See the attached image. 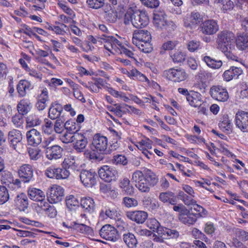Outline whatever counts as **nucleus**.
<instances>
[{
  "label": "nucleus",
  "instance_id": "obj_30",
  "mask_svg": "<svg viewBox=\"0 0 248 248\" xmlns=\"http://www.w3.org/2000/svg\"><path fill=\"white\" fill-rule=\"evenodd\" d=\"M202 60L206 65L212 69H218L222 65V62L221 60H217L207 55H202Z\"/></svg>",
  "mask_w": 248,
  "mask_h": 248
},
{
  "label": "nucleus",
  "instance_id": "obj_60",
  "mask_svg": "<svg viewBox=\"0 0 248 248\" xmlns=\"http://www.w3.org/2000/svg\"><path fill=\"white\" fill-rule=\"evenodd\" d=\"M141 3L145 6L151 8H154L158 7L159 4L158 0H140Z\"/></svg>",
  "mask_w": 248,
  "mask_h": 248
},
{
  "label": "nucleus",
  "instance_id": "obj_20",
  "mask_svg": "<svg viewBox=\"0 0 248 248\" xmlns=\"http://www.w3.org/2000/svg\"><path fill=\"white\" fill-rule=\"evenodd\" d=\"M63 149L55 145L47 147L46 149V156L49 160L57 159L62 157Z\"/></svg>",
  "mask_w": 248,
  "mask_h": 248
},
{
  "label": "nucleus",
  "instance_id": "obj_14",
  "mask_svg": "<svg viewBox=\"0 0 248 248\" xmlns=\"http://www.w3.org/2000/svg\"><path fill=\"white\" fill-rule=\"evenodd\" d=\"M219 30V26L216 21L208 20L203 22L201 26V31L203 34L213 35Z\"/></svg>",
  "mask_w": 248,
  "mask_h": 248
},
{
  "label": "nucleus",
  "instance_id": "obj_40",
  "mask_svg": "<svg viewBox=\"0 0 248 248\" xmlns=\"http://www.w3.org/2000/svg\"><path fill=\"white\" fill-rule=\"evenodd\" d=\"M27 124L29 127H34L40 125L41 120L39 117L34 114H31L26 118Z\"/></svg>",
  "mask_w": 248,
  "mask_h": 248
},
{
  "label": "nucleus",
  "instance_id": "obj_9",
  "mask_svg": "<svg viewBox=\"0 0 248 248\" xmlns=\"http://www.w3.org/2000/svg\"><path fill=\"white\" fill-rule=\"evenodd\" d=\"M100 39L103 40L105 43L104 47L108 51L113 53L112 50H114L116 52H119V50L121 43L120 41L117 40L116 38L112 36L102 34Z\"/></svg>",
  "mask_w": 248,
  "mask_h": 248
},
{
  "label": "nucleus",
  "instance_id": "obj_33",
  "mask_svg": "<svg viewBox=\"0 0 248 248\" xmlns=\"http://www.w3.org/2000/svg\"><path fill=\"white\" fill-rule=\"evenodd\" d=\"M134 35L136 39L141 40V41H151V35L150 33L147 30H138L134 31Z\"/></svg>",
  "mask_w": 248,
  "mask_h": 248
},
{
  "label": "nucleus",
  "instance_id": "obj_22",
  "mask_svg": "<svg viewBox=\"0 0 248 248\" xmlns=\"http://www.w3.org/2000/svg\"><path fill=\"white\" fill-rule=\"evenodd\" d=\"M14 201L15 206L20 211H25L28 207L29 202L28 197L23 193L17 195Z\"/></svg>",
  "mask_w": 248,
  "mask_h": 248
},
{
  "label": "nucleus",
  "instance_id": "obj_11",
  "mask_svg": "<svg viewBox=\"0 0 248 248\" xmlns=\"http://www.w3.org/2000/svg\"><path fill=\"white\" fill-rule=\"evenodd\" d=\"M18 174L22 182L29 183L33 178V170L30 165L23 164L18 169Z\"/></svg>",
  "mask_w": 248,
  "mask_h": 248
},
{
  "label": "nucleus",
  "instance_id": "obj_4",
  "mask_svg": "<svg viewBox=\"0 0 248 248\" xmlns=\"http://www.w3.org/2000/svg\"><path fill=\"white\" fill-rule=\"evenodd\" d=\"M163 75L169 80L175 82H180L184 81L187 78V74L182 68H170L165 70Z\"/></svg>",
  "mask_w": 248,
  "mask_h": 248
},
{
  "label": "nucleus",
  "instance_id": "obj_7",
  "mask_svg": "<svg viewBox=\"0 0 248 248\" xmlns=\"http://www.w3.org/2000/svg\"><path fill=\"white\" fill-rule=\"evenodd\" d=\"M99 177L106 182L115 181L118 177V171L113 168L105 165L98 170Z\"/></svg>",
  "mask_w": 248,
  "mask_h": 248
},
{
  "label": "nucleus",
  "instance_id": "obj_64",
  "mask_svg": "<svg viewBox=\"0 0 248 248\" xmlns=\"http://www.w3.org/2000/svg\"><path fill=\"white\" fill-rule=\"evenodd\" d=\"M57 173V168H56L53 167H51L46 169L45 173L49 178L58 179V177H56Z\"/></svg>",
  "mask_w": 248,
  "mask_h": 248
},
{
  "label": "nucleus",
  "instance_id": "obj_27",
  "mask_svg": "<svg viewBox=\"0 0 248 248\" xmlns=\"http://www.w3.org/2000/svg\"><path fill=\"white\" fill-rule=\"evenodd\" d=\"M236 45L239 50L248 49V33H243L238 35L236 39Z\"/></svg>",
  "mask_w": 248,
  "mask_h": 248
},
{
  "label": "nucleus",
  "instance_id": "obj_39",
  "mask_svg": "<svg viewBox=\"0 0 248 248\" xmlns=\"http://www.w3.org/2000/svg\"><path fill=\"white\" fill-rule=\"evenodd\" d=\"M161 235H164L168 238L175 239L179 237V232L174 229H169L164 227L162 229V232H160Z\"/></svg>",
  "mask_w": 248,
  "mask_h": 248
},
{
  "label": "nucleus",
  "instance_id": "obj_41",
  "mask_svg": "<svg viewBox=\"0 0 248 248\" xmlns=\"http://www.w3.org/2000/svg\"><path fill=\"white\" fill-rule=\"evenodd\" d=\"M218 126L223 132L229 133L231 131L232 125L228 117H223L222 120L220 121Z\"/></svg>",
  "mask_w": 248,
  "mask_h": 248
},
{
  "label": "nucleus",
  "instance_id": "obj_21",
  "mask_svg": "<svg viewBox=\"0 0 248 248\" xmlns=\"http://www.w3.org/2000/svg\"><path fill=\"white\" fill-rule=\"evenodd\" d=\"M158 199L163 203L170 205L176 204L177 201V196L171 191L160 193Z\"/></svg>",
  "mask_w": 248,
  "mask_h": 248
},
{
  "label": "nucleus",
  "instance_id": "obj_17",
  "mask_svg": "<svg viewBox=\"0 0 248 248\" xmlns=\"http://www.w3.org/2000/svg\"><path fill=\"white\" fill-rule=\"evenodd\" d=\"M74 148L78 152H83L88 143L87 138L81 133L74 135Z\"/></svg>",
  "mask_w": 248,
  "mask_h": 248
},
{
  "label": "nucleus",
  "instance_id": "obj_59",
  "mask_svg": "<svg viewBox=\"0 0 248 248\" xmlns=\"http://www.w3.org/2000/svg\"><path fill=\"white\" fill-rule=\"evenodd\" d=\"M118 53L121 54H124L127 57L133 59L134 61H136V59L134 57V54L133 53V52L125 47L123 45H122V44L120 46Z\"/></svg>",
  "mask_w": 248,
  "mask_h": 248
},
{
  "label": "nucleus",
  "instance_id": "obj_61",
  "mask_svg": "<svg viewBox=\"0 0 248 248\" xmlns=\"http://www.w3.org/2000/svg\"><path fill=\"white\" fill-rule=\"evenodd\" d=\"M28 152L31 160H37L41 157L40 150L36 149H29Z\"/></svg>",
  "mask_w": 248,
  "mask_h": 248
},
{
  "label": "nucleus",
  "instance_id": "obj_8",
  "mask_svg": "<svg viewBox=\"0 0 248 248\" xmlns=\"http://www.w3.org/2000/svg\"><path fill=\"white\" fill-rule=\"evenodd\" d=\"M97 175L92 170H82L80 172L79 177L82 183L87 187H92L96 184Z\"/></svg>",
  "mask_w": 248,
  "mask_h": 248
},
{
  "label": "nucleus",
  "instance_id": "obj_16",
  "mask_svg": "<svg viewBox=\"0 0 248 248\" xmlns=\"http://www.w3.org/2000/svg\"><path fill=\"white\" fill-rule=\"evenodd\" d=\"M26 137L28 144L33 146H38L42 140L40 133L34 128L27 132Z\"/></svg>",
  "mask_w": 248,
  "mask_h": 248
},
{
  "label": "nucleus",
  "instance_id": "obj_34",
  "mask_svg": "<svg viewBox=\"0 0 248 248\" xmlns=\"http://www.w3.org/2000/svg\"><path fill=\"white\" fill-rule=\"evenodd\" d=\"M144 179L152 187L155 186L158 182L157 176L150 170L145 171Z\"/></svg>",
  "mask_w": 248,
  "mask_h": 248
},
{
  "label": "nucleus",
  "instance_id": "obj_15",
  "mask_svg": "<svg viewBox=\"0 0 248 248\" xmlns=\"http://www.w3.org/2000/svg\"><path fill=\"white\" fill-rule=\"evenodd\" d=\"M62 167L67 171V178L70 175H74L78 172V165L73 158H66L62 162Z\"/></svg>",
  "mask_w": 248,
  "mask_h": 248
},
{
  "label": "nucleus",
  "instance_id": "obj_38",
  "mask_svg": "<svg viewBox=\"0 0 248 248\" xmlns=\"http://www.w3.org/2000/svg\"><path fill=\"white\" fill-rule=\"evenodd\" d=\"M65 203L67 207L70 211L74 210L75 207H78L79 203L78 199L72 195L66 196Z\"/></svg>",
  "mask_w": 248,
  "mask_h": 248
},
{
  "label": "nucleus",
  "instance_id": "obj_45",
  "mask_svg": "<svg viewBox=\"0 0 248 248\" xmlns=\"http://www.w3.org/2000/svg\"><path fill=\"white\" fill-rule=\"evenodd\" d=\"M9 199V194L7 188L3 186H0V204L6 203Z\"/></svg>",
  "mask_w": 248,
  "mask_h": 248
},
{
  "label": "nucleus",
  "instance_id": "obj_12",
  "mask_svg": "<svg viewBox=\"0 0 248 248\" xmlns=\"http://www.w3.org/2000/svg\"><path fill=\"white\" fill-rule=\"evenodd\" d=\"M211 96L215 99L221 102H225L229 98L227 90L220 86H213L210 91Z\"/></svg>",
  "mask_w": 248,
  "mask_h": 248
},
{
  "label": "nucleus",
  "instance_id": "obj_35",
  "mask_svg": "<svg viewBox=\"0 0 248 248\" xmlns=\"http://www.w3.org/2000/svg\"><path fill=\"white\" fill-rule=\"evenodd\" d=\"M80 204L82 207L88 212H93L94 209V202L93 200L90 197L82 198Z\"/></svg>",
  "mask_w": 248,
  "mask_h": 248
},
{
  "label": "nucleus",
  "instance_id": "obj_53",
  "mask_svg": "<svg viewBox=\"0 0 248 248\" xmlns=\"http://www.w3.org/2000/svg\"><path fill=\"white\" fill-rule=\"evenodd\" d=\"M74 134L66 131L65 133L60 136L61 140L64 143H69L74 142Z\"/></svg>",
  "mask_w": 248,
  "mask_h": 248
},
{
  "label": "nucleus",
  "instance_id": "obj_44",
  "mask_svg": "<svg viewBox=\"0 0 248 248\" xmlns=\"http://www.w3.org/2000/svg\"><path fill=\"white\" fill-rule=\"evenodd\" d=\"M186 54L185 53L177 50L170 55L172 60L174 63H181L183 62L186 59Z\"/></svg>",
  "mask_w": 248,
  "mask_h": 248
},
{
  "label": "nucleus",
  "instance_id": "obj_63",
  "mask_svg": "<svg viewBox=\"0 0 248 248\" xmlns=\"http://www.w3.org/2000/svg\"><path fill=\"white\" fill-rule=\"evenodd\" d=\"M23 116V115L18 113L13 116L12 121L16 127L20 126L22 124Z\"/></svg>",
  "mask_w": 248,
  "mask_h": 248
},
{
  "label": "nucleus",
  "instance_id": "obj_50",
  "mask_svg": "<svg viewBox=\"0 0 248 248\" xmlns=\"http://www.w3.org/2000/svg\"><path fill=\"white\" fill-rule=\"evenodd\" d=\"M176 27L177 26L173 21L166 20L163 21L162 24H161V27L160 28L171 32L174 31Z\"/></svg>",
  "mask_w": 248,
  "mask_h": 248
},
{
  "label": "nucleus",
  "instance_id": "obj_57",
  "mask_svg": "<svg viewBox=\"0 0 248 248\" xmlns=\"http://www.w3.org/2000/svg\"><path fill=\"white\" fill-rule=\"evenodd\" d=\"M123 203L127 207H132L138 205V201L134 198L124 197L123 198Z\"/></svg>",
  "mask_w": 248,
  "mask_h": 248
},
{
  "label": "nucleus",
  "instance_id": "obj_52",
  "mask_svg": "<svg viewBox=\"0 0 248 248\" xmlns=\"http://www.w3.org/2000/svg\"><path fill=\"white\" fill-rule=\"evenodd\" d=\"M139 49L144 53H150L153 50L151 41H141Z\"/></svg>",
  "mask_w": 248,
  "mask_h": 248
},
{
  "label": "nucleus",
  "instance_id": "obj_6",
  "mask_svg": "<svg viewBox=\"0 0 248 248\" xmlns=\"http://www.w3.org/2000/svg\"><path fill=\"white\" fill-rule=\"evenodd\" d=\"M99 234L102 238L112 242H116L119 237L117 229L109 224L104 225L100 230Z\"/></svg>",
  "mask_w": 248,
  "mask_h": 248
},
{
  "label": "nucleus",
  "instance_id": "obj_10",
  "mask_svg": "<svg viewBox=\"0 0 248 248\" xmlns=\"http://www.w3.org/2000/svg\"><path fill=\"white\" fill-rule=\"evenodd\" d=\"M22 139V134L19 130L13 129L8 133V140L11 146L16 151H18L20 148V146L22 145L21 141Z\"/></svg>",
  "mask_w": 248,
  "mask_h": 248
},
{
  "label": "nucleus",
  "instance_id": "obj_42",
  "mask_svg": "<svg viewBox=\"0 0 248 248\" xmlns=\"http://www.w3.org/2000/svg\"><path fill=\"white\" fill-rule=\"evenodd\" d=\"M42 130L46 134L51 135L54 131V124L52 122L48 119H45L44 124L42 125Z\"/></svg>",
  "mask_w": 248,
  "mask_h": 248
},
{
  "label": "nucleus",
  "instance_id": "obj_62",
  "mask_svg": "<svg viewBox=\"0 0 248 248\" xmlns=\"http://www.w3.org/2000/svg\"><path fill=\"white\" fill-rule=\"evenodd\" d=\"M236 236L242 241H246L248 240V232L244 230L237 229L235 230Z\"/></svg>",
  "mask_w": 248,
  "mask_h": 248
},
{
  "label": "nucleus",
  "instance_id": "obj_49",
  "mask_svg": "<svg viewBox=\"0 0 248 248\" xmlns=\"http://www.w3.org/2000/svg\"><path fill=\"white\" fill-rule=\"evenodd\" d=\"M201 46V42L196 40H192L188 41L186 47L188 50L191 52H195L199 49Z\"/></svg>",
  "mask_w": 248,
  "mask_h": 248
},
{
  "label": "nucleus",
  "instance_id": "obj_25",
  "mask_svg": "<svg viewBox=\"0 0 248 248\" xmlns=\"http://www.w3.org/2000/svg\"><path fill=\"white\" fill-rule=\"evenodd\" d=\"M32 105L30 100L27 98L21 100L17 105L18 113L24 115L27 114L31 109Z\"/></svg>",
  "mask_w": 248,
  "mask_h": 248
},
{
  "label": "nucleus",
  "instance_id": "obj_18",
  "mask_svg": "<svg viewBox=\"0 0 248 248\" xmlns=\"http://www.w3.org/2000/svg\"><path fill=\"white\" fill-rule=\"evenodd\" d=\"M126 216L130 220L138 224H142L147 219L148 214L143 211H128L126 213Z\"/></svg>",
  "mask_w": 248,
  "mask_h": 248
},
{
  "label": "nucleus",
  "instance_id": "obj_43",
  "mask_svg": "<svg viewBox=\"0 0 248 248\" xmlns=\"http://www.w3.org/2000/svg\"><path fill=\"white\" fill-rule=\"evenodd\" d=\"M111 161L114 165H122L123 166L126 165L128 162L127 159L124 155L119 154L114 155Z\"/></svg>",
  "mask_w": 248,
  "mask_h": 248
},
{
  "label": "nucleus",
  "instance_id": "obj_48",
  "mask_svg": "<svg viewBox=\"0 0 248 248\" xmlns=\"http://www.w3.org/2000/svg\"><path fill=\"white\" fill-rule=\"evenodd\" d=\"M218 3L220 4L221 10L224 12L232 9L234 5L231 0H218Z\"/></svg>",
  "mask_w": 248,
  "mask_h": 248
},
{
  "label": "nucleus",
  "instance_id": "obj_47",
  "mask_svg": "<svg viewBox=\"0 0 248 248\" xmlns=\"http://www.w3.org/2000/svg\"><path fill=\"white\" fill-rule=\"evenodd\" d=\"M105 0H87L86 2L90 8L98 9L105 6Z\"/></svg>",
  "mask_w": 248,
  "mask_h": 248
},
{
  "label": "nucleus",
  "instance_id": "obj_2",
  "mask_svg": "<svg viewBox=\"0 0 248 248\" xmlns=\"http://www.w3.org/2000/svg\"><path fill=\"white\" fill-rule=\"evenodd\" d=\"M149 22V16L145 11H134L130 7L127 9L124 16V24L126 25L131 24L136 28L145 27Z\"/></svg>",
  "mask_w": 248,
  "mask_h": 248
},
{
  "label": "nucleus",
  "instance_id": "obj_19",
  "mask_svg": "<svg viewBox=\"0 0 248 248\" xmlns=\"http://www.w3.org/2000/svg\"><path fill=\"white\" fill-rule=\"evenodd\" d=\"M182 214H180L179 219L183 223L188 225L193 224L199 218V214H195L192 212L191 213L188 210H184L182 211Z\"/></svg>",
  "mask_w": 248,
  "mask_h": 248
},
{
  "label": "nucleus",
  "instance_id": "obj_37",
  "mask_svg": "<svg viewBox=\"0 0 248 248\" xmlns=\"http://www.w3.org/2000/svg\"><path fill=\"white\" fill-rule=\"evenodd\" d=\"M147 227L152 230L153 232H156L159 235L162 232V229L163 228V226H161L160 223L155 218L149 219L147 223Z\"/></svg>",
  "mask_w": 248,
  "mask_h": 248
},
{
  "label": "nucleus",
  "instance_id": "obj_54",
  "mask_svg": "<svg viewBox=\"0 0 248 248\" xmlns=\"http://www.w3.org/2000/svg\"><path fill=\"white\" fill-rule=\"evenodd\" d=\"M130 75L135 77L137 79L141 81H149L148 78L136 69H132L131 71Z\"/></svg>",
  "mask_w": 248,
  "mask_h": 248
},
{
  "label": "nucleus",
  "instance_id": "obj_55",
  "mask_svg": "<svg viewBox=\"0 0 248 248\" xmlns=\"http://www.w3.org/2000/svg\"><path fill=\"white\" fill-rule=\"evenodd\" d=\"M186 100L189 102V105L193 107L197 108L202 105V101L200 99L193 97V96L191 94L188 95L187 97H186Z\"/></svg>",
  "mask_w": 248,
  "mask_h": 248
},
{
  "label": "nucleus",
  "instance_id": "obj_58",
  "mask_svg": "<svg viewBox=\"0 0 248 248\" xmlns=\"http://www.w3.org/2000/svg\"><path fill=\"white\" fill-rule=\"evenodd\" d=\"M192 205L193 207H192L191 210H193L197 212L196 213H194L195 214H199V217L206 214L207 211L202 206L197 204L196 202Z\"/></svg>",
  "mask_w": 248,
  "mask_h": 248
},
{
  "label": "nucleus",
  "instance_id": "obj_29",
  "mask_svg": "<svg viewBox=\"0 0 248 248\" xmlns=\"http://www.w3.org/2000/svg\"><path fill=\"white\" fill-rule=\"evenodd\" d=\"M120 187L126 195H132L134 193V188L127 178H124L120 181Z\"/></svg>",
  "mask_w": 248,
  "mask_h": 248
},
{
  "label": "nucleus",
  "instance_id": "obj_51",
  "mask_svg": "<svg viewBox=\"0 0 248 248\" xmlns=\"http://www.w3.org/2000/svg\"><path fill=\"white\" fill-rule=\"evenodd\" d=\"M166 15L163 13L154 14V20L155 24L158 27H161V24L164 20H166Z\"/></svg>",
  "mask_w": 248,
  "mask_h": 248
},
{
  "label": "nucleus",
  "instance_id": "obj_36",
  "mask_svg": "<svg viewBox=\"0 0 248 248\" xmlns=\"http://www.w3.org/2000/svg\"><path fill=\"white\" fill-rule=\"evenodd\" d=\"M31 86L29 82L26 80H21L17 85V90L20 96L23 97L27 93V90H28Z\"/></svg>",
  "mask_w": 248,
  "mask_h": 248
},
{
  "label": "nucleus",
  "instance_id": "obj_32",
  "mask_svg": "<svg viewBox=\"0 0 248 248\" xmlns=\"http://www.w3.org/2000/svg\"><path fill=\"white\" fill-rule=\"evenodd\" d=\"M64 126L67 131L74 135H75V133H78V132L81 127L79 124H78L76 121L73 120L67 121L64 124Z\"/></svg>",
  "mask_w": 248,
  "mask_h": 248
},
{
  "label": "nucleus",
  "instance_id": "obj_24",
  "mask_svg": "<svg viewBox=\"0 0 248 248\" xmlns=\"http://www.w3.org/2000/svg\"><path fill=\"white\" fill-rule=\"evenodd\" d=\"M104 11L105 14V18L111 23H114L117 21L118 14L117 11L112 8L111 5L106 4L104 8Z\"/></svg>",
  "mask_w": 248,
  "mask_h": 248
},
{
  "label": "nucleus",
  "instance_id": "obj_5",
  "mask_svg": "<svg viewBox=\"0 0 248 248\" xmlns=\"http://www.w3.org/2000/svg\"><path fill=\"white\" fill-rule=\"evenodd\" d=\"M64 190L63 188L58 185H53L47 192V198L51 203L60 202L63 198Z\"/></svg>",
  "mask_w": 248,
  "mask_h": 248
},
{
  "label": "nucleus",
  "instance_id": "obj_28",
  "mask_svg": "<svg viewBox=\"0 0 248 248\" xmlns=\"http://www.w3.org/2000/svg\"><path fill=\"white\" fill-rule=\"evenodd\" d=\"M28 195L30 198L35 201L42 202L45 200V194L42 190L35 188H30L28 190Z\"/></svg>",
  "mask_w": 248,
  "mask_h": 248
},
{
  "label": "nucleus",
  "instance_id": "obj_56",
  "mask_svg": "<svg viewBox=\"0 0 248 248\" xmlns=\"http://www.w3.org/2000/svg\"><path fill=\"white\" fill-rule=\"evenodd\" d=\"M73 226V229L76 230L77 231L82 233L88 232L90 229V227L87 225L82 223H78L77 222H74Z\"/></svg>",
  "mask_w": 248,
  "mask_h": 248
},
{
  "label": "nucleus",
  "instance_id": "obj_26",
  "mask_svg": "<svg viewBox=\"0 0 248 248\" xmlns=\"http://www.w3.org/2000/svg\"><path fill=\"white\" fill-rule=\"evenodd\" d=\"M63 110L62 106L56 102L51 103L48 111V116L52 120L59 118Z\"/></svg>",
  "mask_w": 248,
  "mask_h": 248
},
{
  "label": "nucleus",
  "instance_id": "obj_31",
  "mask_svg": "<svg viewBox=\"0 0 248 248\" xmlns=\"http://www.w3.org/2000/svg\"><path fill=\"white\" fill-rule=\"evenodd\" d=\"M123 239L128 248H136L138 244V240L134 234L131 232L124 233Z\"/></svg>",
  "mask_w": 248,
  "mask_h": 248
},
{
  "label": "nucleus",
  "instance_id": "obj_46",
  "mask_svg": "<svg viewBox=\"0 0 248 248\" xmlns=\"http://www.w3.org/2000/svg\"><path fill=\"white\" fill-rule=\"evenodd\" d=\"M135 186L140 192L145 193L149 192L150 187H152L144 179L140 180V182H139L138 184H136Z\"/></svg>",
  "mask_w": 248,
  "mask_h": 248
},
{
  "label": "nucleus",
  "instance_id": "obj_1",
  "mask_svg": "<svg viewBox=\"0 0 248 248\" xmlns=\"http://www.w3.org/2000/svg\"><path fill=\"white\" fill-rule=\"evenodd\" d=\"M107 138L105 136L96 134L90 145L92 152L86 151L85 154L90 160L100 161L104 159L103 153L107 149Z\"/></svg>",
  "mask_w": 248,
  "mask_h": 248
},
{
  "label": "nucleus",
  "instance_id": "obj_23",
  "mask_svg": "<svg viewBox=\"0 0 248 248\" xmlns=\"http://www.w3.org/2000/svg\"><path fill=\"white\" fill-rule=\"evenodd\" d=\"M243 72L242 70L239 67L232 66L229 70H226L223 73V78L229 81L233 78H237Z\"/></svg>",
  "mask_w": 248,
  "mask_h": 248
},
{
  "label": "nucleus",
  "instance_id": "obj_13",
  "mask_svg": "<svg viewBox=\"0 0 248 248\" xmlns=\"http://www.w3.org/2000/svg\"><path fill=\"white\" fill-rule=\"evenodd\" d=\"M235 124L242 131H248V112L239 111L235 115Z\"/></svg>",
  "mask_w": 248,
  "mask_h": 248
},
{
  "label": "nucleus",
  "instance_id": "obj_3",
  "mask_svg": "<svg viewBox=\"0 0 248 248\" xmlns=\"http://www.w3.org/2000/svg\"><path fill=\"white\" fill-rule=\"evenodd\" d=\"M234 34L232 31L223 30L217 34V47L228 58H232V51L234 48Z\"/></svg>",
  "mask_w": 248,
  "mask_h": 248
}]
</instances>
